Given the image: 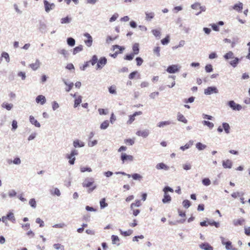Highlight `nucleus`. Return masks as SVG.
<instances>
[{
    "label": "nucleus",
    "instance_id": "obj_62",
    "mask_svg": "<svg viewBox=\"0 0 250 250\" xmlns=\"http://www.w3.org/2000/svg\"><path fill=\"white\" fill-rule=\"evenodd\" d=\"M125 143L129 145H132L134 143V141L131 139H126L125 141Z\"/></svg>",
    "mask_w": 250,
    "mask_h": 250
},
{
    "label": "nucleus",
    "instance_id": "obj_28",
    "mask_svg": "<svg viewBox=\"0 0 250 250\" xmlns=\"http://www.w3.org/2000/svg\"><path fill=\"white\" fill-rule=\"evenodd\" d=\"M224 58L226 60L234 58V54L232 52L229 51L224 56Z\"/></svg>",
    "mask_w": 250,
    "mask_h": 250
},
{
    "label": "nucleus",
    "instance_id": "obj_50",
    "mask_svg": "<svg viewBox=\"0 0 250 250\" xmlns=\"http://www.w3.org/2000/svg\"><path fill=\"white\" fill-rule=\"evenodd\" d=\"M70 21V19L68 17H65V18H62L61 19V23L63 24V23H69Z\"/></svg>",
    "mask_w": 250,
    "mask_h": 250
},
{
    "label": "nucleus",
    "instance_id": "obj_55",
    "mask_svg": "<svg viewBox=\"0 0 250 250\" xmlns=\"http://www.w3.org/2000/svg\"><path fill=\"white\" fill-rule=\"evenodd\" d=\"M183 205L185 208H188L190 206V203L189 201H188V200H185L183 201Z\"/></svg>",
    "mask_w": 250,
    "mask_h": 250
},
{
    "label": "nucleus",
    "instance_id": "obj_10",
    "mask_svg": "<svg viewBox=\"0 0 250 250\" xmlns=\"http://www.w3.org/2000/svg\"><path fill=\"white\" fill-rule=\"evenodd\" d=\"M179 68L177 65H172L169 66L167 69V72L169 73H174L179 71Z\"/></svg>",
    "mask_w": 250,
    "mask_h": 250
},
{
    "label": "nucleus",
    "instance_id": "obj_24",
    "mask_svg": "<svg viewBox=\"0 0 250 250\" xmlns=\"http://www.w3.org/2000/svg\"><path fill=\"white\" fill-rule=\"evenodd\" d=\"M142 205L141 201L137 200L134 203H133L130 205V208H133L141 206Z\"/></svg>",
    "mask_w": 250,
    "mask_h": 250
},
{
    "label": "nucleus",
    "instance_id": "obj_53",
    "mask_svg": "<svg viewBox=\"0 0 250 250\" xmlns=\"http://www.w3.org/2000/svg\"><path fill=\"white\" fill-rule=\"evenodd\" d=\"M202 183L205 186H208L210 184V181L208 178H205L203 180Z\"/></svg>",
    "mask_w": 250,
    "mask_h": 250
},
{
    "label": "nucleus",
    "instance_id": "obj_45",
    "mask_svg": "<svg viewBox=\"0 0 250 250\" xmlns=\"http://www.w3.org/2000/svg\"><path fill=\"white\" fill-rule=\"evenodd\" d=\"M160 47L159 46L155 47L153 49L154 53L155 54L157 55V56H158V57H159L160 56Z\"/></svg>",
    "mask_w": 250,
    "mask_h": 250
},
{
    "label": "nucleus",
    "instance_id": "obj_58",
    "mask_svg": "<svg viewBox=\"0 0 250 250\" xmlns=\"http://www.w3.org/2000/svg\"><path fill=\"white\" fill-rule=\"evenodd\" d=\"M131 209L132 210L133 214L135 216L138 215L140 212V210L139 209L133 208H131Z\"/></svg>",
    "mask_w": 250,
    "mask_h": 250
},
{
    "label": "nucleus",
    "instance_id": "obj_48",
    "mask_svg": "<svg viewBox=\"0 0 250 250\" xmlns=\"http://www.w3.org/2000/svg\"><path fill=\"white\" fill-rule=\"evenodd\" d=\"M169 42V37L167 36L166 38L161 40V42L163 45L167 44Z\"/></svg>",
    "mask_w": 250,
    "mask_h": 250
},
{
    "label": "nucleus",
    "instance_id": "obj_44",
    "mask_svg": "<svg viewBox=\"0 0 250 250\" xmlns=\"http://www.w3.org/2000/svg\"><path fill=\"white\" fill-rule=\"evenodd\" d=\"M80 171L81 172H84L85 171L91 172L92 169L89 167H81Z\"/></svg>",
    "mask_w": 250,
    "mask_h": 250
},
{
    "label": "nucleus",
    "instance_id": "obj_20",
    "mask_svg": "<svg viewBox=\"0 0 250 250\" xmlns=\"http://www.w3.org/2000/svg\"><path fill=\"white\" fill-rule=\"evenodd\" d=\"M171 200L170 196L167 194V193L164 192V198L162 200V202L164 203H167L169 202Z\"/></svg>",
    "mask_w": 250,
    "mask_h": 250
},
{
    "label": "nucleus",
    "instance_id": "obj_3",
    "mask_svg": "<svg viewBox=\"0 0 250 250\" xmlns=\"http://www.w3.org/2000/svg\"><path fill=\"white\" fill-rule=\"evenodd\" d=\"M94 183V179L92 178H86L82 183L83 187L84 188H90Z\"/></svg>",
    "mask_w": 250,
    "mask_h": 250
},
{
    "label": "nucleus",
    "instance_id": "obj_12",
    "mask_svg": "<svg viewBox=\"0 0 250 250\" xmlns=\"http://www.w3.org/2000/svg\"><path fill=\"white\" fill-rule=\"evenodd\" d=\"M221 242L223 245H225L226 248L227 250H233L231 242L230 241H225V239L223 237H221Z\"/></svg>",
    "mask_w": 250,
    "mask_h": 250
},
{
    "label": "nucleus",
    "instance_id": "obj_26",
    "mask_svg": "<svg viewBox=\"0 0 250 250\" xmlns=\"http://www.w3.org/2000/svg\"><path fill=\"white\" fill-rule=\"evenodd\" d=\"M154 13L153 12H146V20L147 21H150L154 17Z\"/></svg>",
    "mask_w": 250,
    "mask_h": 250
},
{
    "label": "nucleus",
    "instance_id": "obj_27",
    "mask_svg": "<svg viewBox=\"0 0 250 250\" xmlns=\"http://www.w3.org/2000/svg\"><path fill=\"white\" fill-rule=\"evenodd\" d=\"M177 119L178 121L183 122L184 123H187V120L185 117L182 114L179 113L177 115Z\"/></svg>",
    "mask_w": 250,
    "mask_h": 250
},
{
    "label": "nucleus",
    "instance_id": "obj_60",
    "mask_svg": "<svg viewBox=\"0 0 250 250\" xmlns=\"http://www.w3.org/2000/svg\"><path fill=\"white\" fill-rule=\"evenodd\" d=\"M208 224L210 226H214L216 228H218L220 226V224L218 222L215 221L209 222L208 223Z\"/></svg>",
    "mask_w": 250,
    "mask_h": 250
},
{
    "label": "nucleus",
    "instance_id": "obj_23",
    "mask_svg": "<svg viewBox=\"0 0 250 250\" xmlns=\"http://www.w3.org/2000/svg\"><path fill=\"white\" fill-rule=\"evenodd\" d=\"M233 8L237 11H241L243 9V4L241 2L237 3L233 6Z\"/></svg>",
    "mask_w": 250,
    "mask_h": 250
},
{
    "label": "nucleus",
    "instance_id": "obj_35",
    "mask_svg": "<svg viewBox=\"0 0 250 250\" xmlns=\"http://www.w3.org/2000/svg\"><path fill=\"white\" fill-rule=\"evenodd\" d=\"M67 43L71 46H73L75 44V41L73 38H68L67 40Z\"/></svg>",
    "mask_w": 250,
    "mask_h": 250
},
{
    "label": "nucleus",
    "instance_id": "obj_56",
    "mask_svg": "<svg viewBox=\"0 0 250 250\" xmlns=\"http://www.w3.org/2000/svg\"><path fill=\"white\" fill-rule=\"evenodd\" d=\"M109 92L111 94H116V87L115 86H111L108 88Z\"/></svg>",
    "mask_w": 250,
    "mask_h": 250
},
{
    "label": "nucleus",
    "instance_id": "obj_52",
    "mask_svg": "<svg viewBox=\"0 0 250 250\" xmlns=\"http://www.w3.org/2000/svg\"><path fill=\"white\" fill-rule=\"evenodd\" d=\"M36 222L40 224V227H43L44 226L43 221L40 218H37L36 220Z\"/></svg>",
    "mask_w": 250,
    "mask_h": 250
},
{
    "label": "nucleus",
    "instance_id": "obj_40",
    "mask_svg": "<svg viewBox=\"0 0 250 250\" xmlns=\"http://www.w3.org/2000/svg\"><path fill=\"white\" fill-rule=\"evenodd\" d=\"M101 208H103L107 206V204L105 203V198H103L100 202Z\"/></svg>",
    "mask_w": 250,
    "mask_h": 250
},
{
    "label": "nucleus",
    "instance_id": "obj_49",
    "mask_svg": "<svg viewBox=\"0 0 250 250\" xmlns=\"http://www.w3.org/2000/svg\"><path fill=\"white\" fill-rule=\"evenodd\" d=\"M206 146L201 143H198L196 144V147L199 150H203L206 148Z\"/></svg>",
    "mask_w": 250,
    "mask_h": 250
},
{
    "label": "nucleus",
    "instance_id": "obj_34",
    "mask_svg": "<svg viewBox=\"0 0 250 250\" xmlns=\"http://www.w3.org/2000/svg\"><path fill=\"white\" fill-rule=\"evenodd\" d=\"M120 232L121 233V234H122L123 235L125 236H129L130 235L132 232H133V231L131 229H129L127 231H123L121 230H120Z\"/></svg>",
    "mask_w": 250,
    "mask_h": 250
},
{
    "label": "nucleus",
    "instance_id": "obj_25",
    "mask_svg": "<svg viewBox=\"0 0 250 250\" xmlns=\"http://www.w3.org/2000/svg\"><path fill=\"white\" fill-rule=\"evenodd\" d=\"M83 49V46L82 45H80L73 49V54L75 55L78 53L82 51Z\"/></svg>",
    "mask_w": 250,
    "mask_h": 250
},
{
    "label": "nucleus",
    "instance_id": "obj_18",
    "mask_svg": "<svg viewBox=\"0 0 250 250\" xmlns=\"http://www.w3.org/2000/svg\"><path fill=\"white\" fill-rule=\"evenodd\" d=\"M223 167L225 168H230L232 167V162L229 160L223 161Z\"/></svg>",
    "mask_w": 250,
    "mask_h": 250
},
{
    "label": "nucleus",
    "instance_id": "obj_1",
    "mask_svg": "<svg viewBox=\"0 0 250 250\" xmlns=\"http://www.w3.org/2000/svg\"><path fill=\"white\" fill-rule=\"evenodd\" d=\"M1 220L2 221L6 224H7V220H9L12 223H15L16 221L14 213L12 212H9L6 216L2 217Z\"/></svg>",
    "mask_w": 250,
    "mask_h": 250
},
{
    "label": "nucleus",
    "instance_id": "obj_5",
    "mask_svg": "<svg viewBox=\"0 0 250 250\" xmlns=\"http://www.w3.org/2000/svg\"><path fill=\"white\" fill-rule=\"evenodd\" d=\"M142 111H140L135 112V113H133V114H132L131 115H130L129 116V119L127 121V124H128V125L131 124L134 122V121L135 120V117L136 116L140 115H142Z\"/></svg>",
    "mask_w": 250,
    "mask_h": 250
},
{
    "label": "nucleus",
    "instance_id": "obj_6",
    "mask_svg": "<svg viewBox=\"0 0 250 250\" xmlns=\"http://www.w3.org/2000/svg\"><path fill=\"white\" fill-rule=\"evenodd\" d=\"M121 159L123 163H124L126 161H132L133 157L131 155H126L125 153H123L121 154Z\"/></svg>",
    "mask_w": 250,
    "mask_h": 250
},
{
    "label": "nucleus",
    "instance_id": "obj_33",
    "mask_svg": "<svg viewBox=\"0 0 250 250\" xmlns=\"http://www.w3.org/2000/svg\"><path fill=\"white\" fill-rule=\"evenodd\" d=\"M156 168L158 169H167V167L164 163H159L156 166Z\"/></svg>",
    "mask_w": 250,
    "mask_h": 250
},
{
    "label": "nucleus",
    "instance_id": "obj_36",
    "mask_svg": "<svg viewBox=\"0 0 250 250\" xmlns=\"http://www.w3.org/2000/svg\"><path fill=\"white\" fill-rule=\"evenodd\" d=\"M73 145L75 147H82L84 146V144L82 142L80 143L79 140H75L73 142Z\"/></svg>",
    "mask_w": 250,
    "mask_h": 250
},
{
    "label": "nucleus",
    "instance_id": "obj_38",
    "mask_svg": "<svg viewBox=\"0 0 250 250\" xmlns=\"http://www.w3.org/2000/svg\"><path fill=\"white\" fill-rule=\"evenodd\" d=\"M109 125V123L107 120L104 121L103 123L101 125L100 127L101 129H106Z\"/></svg>",
    "mask_w": 250,
    "mask_h": 250
},
{
    "label": "nucleus",
    "instance_id": "obj_13",
    "mask_svg": "<svg viewBox=\"0 0 250 250\" xmlns=\"http://www.w3.org/2000/svg\"><path fill=\"white\" fill-rule=\"evenodd\" d=\"M119 49L120 50L119 52H116L115 53H114L113 54H111L110 56L114 58H115L117 55L119 54V53H121L122 52V51L124 49V48L123 47H122L121 46H120L119 45H113V50H115L116 49Z\"/></svg>",
    "mask_w": 250,
    "mask_h": 250
},
{
    "label": "nucleus",
    "instance_id": "obj_30",
    "mask_svg": "<svg viewBox=\"0 0 250 250\" xmlns=\"http://www.w3.org/2000/svg\"><path fill=\"white\" fill-rule=\"evenodd\" d=\"M82 103V96H78L74 102V107H77Z\"/></svg>",
    "mask_w": 250,
    "mask_h": 250
},
{
    "label": "nucleus",
    "instance_id": "obj_47",
    "mask_svg": "<svg viewBox=\"0 0 250 250\" xmlns=\"http://www.w3.org/2000/svg\"><path fill=\"white\" fill-rule=\"evenodd\" d=\"M98 58L96 55H94L91 60L89 62L92 65H94L97 62Z\"/></svg>",
    "mask_w": 250,
    "mask_h": 250
},
{
    "label": "nucleus",
    "instance_id": "obj_7",
    "mask_svg": "<svg viewBox=\"0 0 250 250\" xmlns=\"http://www.w3.org/2000/svg\"><path fill=\"white\" fill-rule=\"evenodd\" d=\"M45 10L46 12H48L50 10L53 9L55 7V4L54 3H49L46 0H44V1Z\"/></svg>",
    "mask_w": 250,
    "mask_h": 250
},
{
    "label": "nucleus",
    "instance_id": "obj_19",
    "mask_svg": "<svg viewBox=\"0 0 250 250\" xmlns=\"http://www.w3.org/2000/svg\"><path fill=\"white\" fill-rule=\"evenodd\" d=\"M200 247L204 250H213V248L208 243H202L200 245Z\"/></svg>",
    "mask_w": 250,
    "mask_h": 250
},
{
    "label": "nucleus",
    "instance_id": "obj_59",
    "mask_svg": "<svg viewBox=\"0 0 250 250\" xmlns=\"http://www.w3.org/2000/svg\"><path fill=\"white\" fill-rule=\"evenodd\" d=\"M137 74L138 72L137 71L131 72L128 76L129 79L130 80L134 79Z\"/></svg>",
    "mask_w": 250,
    "mask_h": 250
},
{
    "label": "nucleus",
    "instance_id": "obj_29",
    "mask_svg": "<svg viewBox=\"0 0 250 250\" xmlns=\"http://www.w3.org/2000/svg\"><path fill=\"white\" fill-rule=\"evenodd\" d=\"M1 106L3 108H5L7 110H10L12 108L13 105L12 104L4 103L2 104Z\"/></svg>",
    "mask_w": 250,
    "mask_h": 250
},
{
    "label": "nucleus",
    "instance_id": "obj_37",
    "mask_svg": "<svg viewBox=\"0 0 250 250\" xmlns=\"http://www.w3.org/2000/svg\"><path fill=\"white\" fill-rule=\"evenodd\" d=\"M170 124V122L169 121H164L160 122L157 126L159 127H163L165 125H169Z\"/></svg>",
    "mask_w": 250,
    "mask_h": 250
},
{
    "label": "nucleus",
    "instance_id": "obj_22",
    "mask_svg": "<svg viewBox=\"0 0 250 250\" xmlns=\"http://www.w3.org/2000/svg\"><path fill=\"white\" fill-rule=\"evenodd\" d=\"M29 120L30 123L35 125L36 127H40V124L35 119V118L32 116H30L29 117Z\"/></svg>",
    "mask_w": 250,
    "mask_h": 250
},
{
    "label": "nucleus",
    "instance_id": "obj_54",
    "mask_svg": "<svg viewBox=\"0 0 250 250\" xmlns=\"http://www.w3.org/2000/svg\"><path fill=\"white\" fill-rule=\"evenodd\" d=\"M159 93L158 92H154L151 93L149 95V97L150 98L154 99L156 97H158L159 96Z\"/></svg>",
    "mask_w": 250,
    "mask_h": 250
},
{
    "label": "nucleus",
    "instance_id": "obj_57",
    "mask_svg": "<svg viewBox=\"0 0 250 250\" xmlns=\"http://www.w3.org/2000/svg\"><path fill=\"white\" fill-rule=\"evenodd\" d=\"M205 70L207 72H210L212 71V66L211 64H208L205 67Z\"/></svg>",
    "mask_w": 250,
    "mask_h": 250
},
{
    "label": "nucleus",
    "instance_id": "obj_14",
    "mask_svg": "<svg viewBox=\"0 0 250 250\" xmlns=\"http://www.w3.org/2000/svg\"><path fill=\"white\" fill-rule=\"evenodd\" d=\"M41 62L39 60H37L35 63H31L29 66L33 70H36L40 66Z\"/></svg>",
    "mask_w": 250,
    "mask_h": 250
},
{
    "label": "nucleus",
    "instance_id": "obj_11",
    "mask_svg": "<svg viewBox=\"0 0 250 250\" xmlns=\"http://www.w3.org/2000/svg\"><path fill=\"white\" fill-rule=\"evenodd\" d=\"M84 36L87 38V40H84V42L85 44L88 47L91 46L92 43V37L90 36L89 34L87 33H85L84 34Z\"/></svg>",
    "mask_w": 250,
    "mask_h": 250
},
{
    "label": "nucleus",
    "instance_id": "obj_61",
    "mask_svg": "<svg viewBox=\"0 0 250 250\" xmlns=\"http://www.w3.org/2000/svg\"><path fill=\"white\" fill-rule=\"evenodd\" d=\"M134 56V54H133V53L129 55H127L125 56V59L129 61L132 60L133 59Z\"/></svg>",
    "mask_w": 250,
    "mask_h": 250
},
{
    "label": "nucleus",
    "instance_id": "obj_9",
    "mask_svg": "<svg viewBox=\"0 0 250 250\" xmlns=\"http://www.w3.org/2000/svg\"><path fill=\"white\" fill-rule=\"evenodd\" d=\"M106 62L107 60L105 58H101L98 62L96 69H98L102 68L106 63Z\"/></svg>",
    "mask_w": 250,
    "mask_h": 250
},
{
    "label": "nucleus",
    "instance_id": "obj_32",
    "mask_svg": "<svg viewBox=\"0 0 250 250\" xmlns=\"http://www.w3.org/2000/svg\"><path fill=\"white\" fill-rule=\"evenodd\" d=\"M234 59L229 62L230 64L233 67L237 66L239 62V59L237 58H234Z\"/></svg>",
    "mask_w": 250,
    "mask_h": 250
},
{
    "label": "nucleus",
    "instance_id": "obj_41",
    "mask_svg": "<svg viewBox=\"0 0 250 250\" xmlns=\"http://www.w3.org/2000/svg\"><path fill=\"white\" fill-rule=\"evenodd\" d=\"M29 204L33 208H35L37 206L36 201L34 198L31 199L29 200Z\"/></svg>",
    "mask_w": 250,
    "mask_h": 250
},
{
    "label": "nucleus",
    "instance_id": "obj_8",
    "mask_svg": "<svg viewBox=\"0 0 250 250\" xmlns=\"http://www.w3.org/2000/svg\"><path fill=\"white\" fill-rule=\"evenodd\" d=\"M204 93L206 95H210L213 93H218V90L215 87H208L205 89Z\"/></svg>",
    "mask_w": 250,
    "mask_h": 250
},
{
    "label": "nucleus",
    "instance_id": "obj_43",
    "mask_svg": "<svg viewBox=\"0 0 250 250\" xmlns=\"http://www.w3.org/2000/svg\"><path fill=\"white\" fill-rule=\"evenodd\" d=\"M131 177L134 180H141L142 178V177L141 175H140L138 173H134L131 175Z\"/></svg>",
    "mask_w": 250,
    "mask_h": 250
},
{
    "label": "nucleus",
    "instance_id": "obj_2",
    "mask_svg": "<svg viewBox=\"0 0 250 250\" xmlns=\"http://www.w3.org/2000/svg\"><path fill=\"white\" fill-rule=\"evenodd\" d=\"M78 152L76 150L74 149L71 151V153L70 154H67L66 158L68 159L69 163L70 165H73L75 162V155H78Z\"/></svg>",
    "mask_w": 250,
    "mask_h": 250
},
{
    "label": "nucleus",
    "instance_id": "obj_31",
    "mask_svg": "<svg viewBox=\"0 0 250 250\" xmlns=\"http://www.w3.org/2000/svg\"><path fill=\"white\" fill-rule=\"evenodd\" d=\"M223 127L227 134H229V133L230 126L229 124L224 123L223 124Z\"/></svg>",
    "mask_w": 250,
    "mask_h": 250
},
{
    "label": "nucleus",
    "instance_id": "obj_16",
    "mask_svg": "<svg viewBox=\"0 0 250 250\" xmlns=\"http://www.w3.org/2000/svg\"><path fill=\"white\" fill-rule=\"evenodd\" d=\"M36 101L37 103H41L42 104H43L45 103L46 99L43 95H40L37 97Z\"/></svg>",
    "mask_w": 250,
    "mask_h": 250
},
{
    "label": "nucleus",
    "instance_id": "obj_39",
    "mask_svg": "<svg viewBox=\"0 0 250 250\" xmlns=\"http://www.w3.org/2000/svg\"><path fill=\"white\" fill-rule=\"evenodd\" d=\"M1 58H4L7 62H10V58L8 54L6 52H2L1 54Z\"/></svg>",
    "mask_w": 250,
    "mask_h": 250
},
{
    "label": "nucleus",
    "instance_id": "obj_21",
    "mask_svg": "<svg viewBox=\"0 0 250 250\" xmlns=\"http://www.w3.org/2000/svg\"><path fill=\"white\" fill-rule=\"evenodd\" d=\"M133 54L137 55L139 52V44L138 43H135L132 46Z\"/></svg>",
    "mask_w": 250,
    "mask_h": 250
},
{
    "label": "nucleus",
    "instance_id": "obj_17",
    "mask_svg": "<svg viewBox=\"0 0 250 250\" xmlns=\"http://www.w3.org/2000/svg\"><path fill=\"white\" fill-rule=\"evenodd\" d=\"M148 134L149 132L147 130H139L136 133V134L138 136H142L144 138L147 137L148 135Z\"/></svg>",
    "mask_w": 250,
    "mask_h": 250
},
{
    "label": "nucleus",
    "instance_id": "obj_51",
    "mask_svg": "<svg viewBox=\"0 0 250 250\" xmlns=\"http://www.w3.org/2000/svg\"><path fill=\"white\" fill-rule=\"evenodd\" d=\"M136 61L138 66L141 65L144 62L143 60L141 57H137L136 58Z\"/></svg>",
    "mask_w": 250,
    "mask_h": 250
},
{
    "label": "nucleus",
    "instance_id": "obj_42",
    "mask_svg": "<svg viewBox=\"0 0 250 250\" xmlns=\"http://www.w3.org/2000/svg\"><path fill=\"white\" fill-rule=\"evenodd\" d=\"M203 123L204 125L208 126L209 128H212L214 126L213 124L209 121H204Z\"/></svg>",
    "mask_w": 250,
    "mask_h": 250
},
{
    "label": "nucleus",
    "instance_id": "obj_46",
    "mask_svg": "<svg viewBox=\"0 0 250 250\" xmlns=\"http://www.w3.org/2000/svg\"><path fill=\"white\" fill-rule=\"evenodd\" d=\"M54 248L56 250L60 249L61 250H64V247L62 245L60 244H55L53 245Z\"/></svg>",
    "mask_w": 250,
    "mask_h": 250
},
{
    "label": "nucleus",
    "instance_id": "obj_64",
    "mask_svg": "<svg viewBox=\"0 0 250 250\" xmlns=\"http://www.w3.org/2000/svg\"><path fill=\"white\" fill-rule=\"evenodd\" d=\"M245 233L246 235L248 236H250V227H245Z\"/></svg>",
    "mask_w": 250,
    "mask_h": 250
},
{
    "label": "nucleus",
    "instance_id": "obj_15",
    "mask_svg": "<svg viewBox=\"0 0 250 250\" xmlns=\"http://www.w3.org/2000/svg\"><path fill=\"white\" fill-rule=\"evenodd\" d=\"M245 220L243 218H241L238 219L234 220L233 221V224L235 226H241L244 224Z\"/></svg>",
    "mask_w": 250,
    "mask_h": 250
},
{
    "label": "nucleus",
    "instance_id": "obj_63",
    "mask_svg": "<svg viewBox=\"0 0 250 250\" xmlns=\"http://www.w3.org/2000/svg\"><path fill=\"white\" fill-rule=\"evenodd\" d=\"M111 239H112V242L114 244L116 243V242H118L119 241V239L118 237L116 235H112L111 236Z\"/></svg>",
    "mask_w": 250,
    "mask_h": 250
},
{
    "label": "nucleus",
    "instance_id": "obj_4",
    "mask_svg": "<svg viewBox=\"0 0 250 250\" xmlns=\"http://www.w3.org/2000/svg\"><path fill=\"white\" fill-rule=\"evenodd\" d=\"M229 106L234 110H240L242 109V106L240 104H236L233 101H230L228 103Z\"/></svg>",
    "mask_w": 250,
    "mask_h": 250
}]
</instances>
